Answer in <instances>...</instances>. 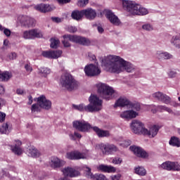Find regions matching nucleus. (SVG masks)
Returning a JSON list of instances; mask_svg holds the SVG:
<instances>
[{
	"instance_id": "f257e3e1",
	"label": "nucleus",
	"mask_w": 180,
	"mask_h": 180,
	"mask_svg": "<svg viewBox=\"0 0 180 180\" xmlns=\"http://www.w3.org/2000/svg\"><path fill=\"white\" fill-rule=\"evenodd\" d=\"M89 104L87 105L84 104H73L72 108L75 110H79V112H90L91 113L102 110V100L99 99L96 95H91L89 98Z\"/></svg>"
},
{
	"instance_id": "f03ea898",
	"label": "nucleus",
	"mask_w": 180,
	"mask_h": 180,
	"mask_svg": "<svg viewBox=\"0 0 180 180\" xmlns=\"http://www.w3.org/2000/svg\"><path fill=\"white\" fill-rule=\"evenodd\" d=\"M122 8L124 9V11L134 16H143L148 14V10L144 7H142L141 5L136 3V1L130 0H123Z\"/></svg>"
},
{
	"instance_id": "7ed1b4c3",
	"label": "nucleus",
	"mask_w": 180,
	"mask_h": 180,
	"mask_svg": "<svg viewBox=\"0 0 180 180\" xmlns=\"http://www.w3.org/2000/svg\"><path fill=\"white\" fill-rule=\"evenodd\" d=\"M123 71L133 72L134 71V66L129 62L120 58V56H113V72L120 74Z\"/></svg>"
},
{
	"instance_id": "20e7f679",
	"label": "nucleus",
	"mask_w": 180,
	"mask_h": 180,
	"mask_svg": "<svg viewBox=\"0 0 180 180\" xmlns=\"http://www.w3.org/2000/svg\"><path fill=\"white\" fill-rule=\"evenodd\" d=\"M63 40L62 43L64 47H71V44L70 41H72V43H77L78 44H82L83 46H89L91 44V41L89 39L77 35H71V34H65L63 36Z\"/></svg>"
},
{
	"instance_id": "39448f33",
	"label": "nucleus",
	"mask_w": 180,
	"mask_h": 180,
	"mask_svg": "<svg viewBox=\"0 0 180 180\" xmlns=\"http://www.w3.org/2000/svg\"><path fill=\"white\" fill-rule=\"evenodd\" d=\"M60 84L63 88L68 91H72L78 88V82L74 79L70 73H63L60 79Z\"/></svg>"
},
{
	"instance_id": "423d86ee",
	"label": "nucleus",
	"mask_w": 180,
	"mask_h": 180,
	"mask_svg": "<svg viewBox=\"0 0 180 180\" xmlns=\"http://www.w3.org/2000/svg\"><path fill=\"white\" fill-rule=\"evenodd\" d=\"M22 38L25 40H32L33 39L43 37V34L39 30L33 29L30 30H25L22 32Z\"/></svg>"
},
{
	"instance_id": "0eeeda50",
	"label": "nucleus",
	"mask_w": 180,
	"mask_h": 180,
	"mask_svg": "<svg viewBox=\"0 0 180 180\" xmlns=\"http://www.w3.org/2000/svg\"><path fill=\"white\" fill-rule=\"evenodd\" d=\"M65 158L68 160H86L88 158V155L85 153H81L78 150H73L70 152H68L66 153Z\"/></svg>"
},
{
	"instance_id": "6e6552de",
	"label": "nucleus",
	"mask_w": 180,
	"mask_h": 180,
	"mask_svg": "<svg viewBox=\"0 0 180 180\" xmlns=\"http://www.w3.org/2000/svg\"><path fill=\"white\" fill-rule=\"evenodd\" d=\"M97 89L100 95L103 96V98H105L106 96H110V95H112V92L113 91L112 87L104 83H99L97 85Z\"/></svg>"
},
{
	"instance_id": "1a4fd4ad",
	"label": "nucleus",
	"mask_w": 180,
	"mask_h": 180,
	"mask_svg": "<svg viewBox=\"0 0 180 180\" xmlns=\"http://www.w3.org/2000/svg\"><path fill=\"white\" fill-rule=\"evenodd\" d=\"M18 22L24 27H33L35 25L34 19L27 15H19L18 17Z\"/></svg>"
},
{
	"instance_id": "9d476101",
	"label": "nucleus",
	"mask_w": 180,
	"mask_h": 180,
	"mask_svg": "<svg viewBox=\"0 0 180 180\" xmlns=\"http://www.w3.org/2000/svg\"><path fill=\"white\" fill-rule=\"evenodd\" d=\"M84 72L87 77H96L101 74V69L98 65L90 64L84 68Z\"/></svg>"
},
{
	"instance_id": "9b49d317",
	"label": "nucleus",
	"mask_w": 180,
	"mask_h": 180,
	"mask_svg": "<svg viewBox=\"0 0 180 180\" xmlns=\"http://www.w3.org/2000/svg\"><path fill=\"white\" fill-rule=\"evenodd\" d=\"M131 129L134 134H143L145 130L144 124L139 120H134L131 123Z\"/></svg>"
},
{
	"instance_id": "f8f14e48",
	"label": "nucleus",
	"mask_w": 180,
	"mask_h": 180,
	"mask_svg": "<svg viewBox=\"0 0 180 180\" xmlns=\"http://www.w3.org/2000/svg\"><path fill=\"white\" fill-rule=\"evenodd\" d=\"M101 67H103L105 71L113 72V56L105 57L102 60Z\"/></svg>"
},
{
	"instance_id": "ddd939ff",
	"label": "nucleus",
	"mask_w": 180,
	"mask_h": 180,
	"mask_svg": "<svg viewBox=\"0 0 180 180\" xmlns=\"http://www.w3.org/2000/svg\"><path fill=\"white\" fill-rule=\"evenodd\" d=\"M73 127L79 131H82L85 133L91 129V124L85 121H75L73 122Z\"/></svg>"
},
{
	"instance_id": "4468645a",
	"label": "nucleus",
	"mask_w": 180,
	"mask_h": 180,
	"mask_svg": "<svg viewBox=\"0 0 180 180\" xmlns=\"http://www.w3.org/2000/svg\"><path fill=\"white\" fill-rule=\"evenodd\" d=\"M37 99V103L39 106L41 108V109H44L45 110H50V109H51L52 103L50 100L46 98V96L42 95L38 97Z\"/></svg>"
},
{
	"instance_id": "2eb2a0df",
	"label": "nucleus",
	"mask_w": 180,
	"mask_h": 180,
	"mask_svg": "<svg viewBox=\"0 0 180 180\" xmlns=\"http://www.w3.org/2000/svg\"><path fill=\"white\" fill-rule=\"evenodd\" d=\"M34 9H35V11H38V12H41V13H47V12L54 11V9H56V6H54V5L41 3L34 6Z\"/></svg>"
},
{
	"instance_id": "dca6fc26",
	"label": "nucleus",
	"mask_w": 180,
	"mask_h": 180,
	"mask_svg": "<svg viewBox=\"0 0 180 180\" xmlns=\"http://www.w3.org/2000/svg\"><path fill=\"white\" fill-rule=\"evenodd\" d=\"M101 150L103 155H110L113 153V145L110 143H100L96 146Z\"/></svg>"
},
{
	"instance_id": "f3484780",
	"label": "nucleus",
	"mask_w": 180,
	"mask_h": 180,
	"mask_svg": "<svg viewBox=\"0 0 180 180\" xmlns=\"http://www.w3.org/2000/svg\"><path fill=\"white\" fill-rule=\"evenodd\" d=\"M152 96L154 98V99L163 102V103H165L166 105L171 103V98L160 91L153 93Z\"/></svg>"
},
{
	"instance_id": "a211bd4d",
	"label": "nucleus",
	"mask_w": 180,
	"mask_h": 180,
	"mask_svg": "<svg viewBox=\"0 0 180 180\" xmlns=\"http://www.w3.org/2000/svg\"><path fill=\"white\" fill-rule=\"evenodd\" d=\"M161 167L167 171H180V165L175 162H165L161 165Z\"/></svg>"
},
{
	"instance_id": "6ab92c4d",
	"label": "nucleus",
	"mask_w": 180,
	"mask_h": 180,
	"mask_svg": "<svg viewBox=\"0 0 180 180\" xmlns=\"http://www.w3.org/2000/svg\"><path fill=\"white\" fill-rule=\"evenodd\" d=\"M43 57L46 58H52V59H57L61 57L63 54V51H45L42 52Z\"/></svg>"
},
{
	"instance_id": "aec40b11",
	"label": "nucleus",
	"mask_w": 180,
	"mask_h": 180,
	"mask_svg": "<svg viewBox=\"0 0 180 180\" xmlns=\"http://www.w3.org/2000/svg\"><path fill=\"white\" fill-rule=\"evenodd\" d=\"M62 172L65 177L70 176V178H75L79 175V172L77 169L70 167H65L62 169Z\"/></svg>"
},
{
	"instance_id": "412c9836",
	"label": "nucleus",
	"mask_w": 180,
	"mask_h": 180,
	"mask_svg": "<svg viewBox=\"0 0 180 180\" xmlns=\"http://www.w3.org/2000/svg\"><path fill=\"white\" fill-rule=\"evenodd\" d=\"M129 149L131 151H133L136 157H139L140 158H146L148 157V153L139 146H130Z\"/></svg>"
},
{
	"instance_id": "4be33fe9",
	"label": "nucleus",
	"mask_w": 180,
	"mask_h": 180,
	"mask_svg": "<svg viewBox=\"0 0 180 180\" xmlns=\"http://www.w3.org/2000/svg\"><path fill=\"white\" fill-rule=\"evenodd\" d=\"M160 130V127L157 125H153L152 127L150 128L149 131L148 129H146L143 131V134L144 136H148L150 139H153V137H155L157 134H158V131Z\"/></svg>"
},
{
	"instance_id": "5701e85b",
	"label": "nucleus",
	"mask_w": 180,
	"mask_h": 180,
	"mask_svg": "<svg viewBox=\"0 0 180 180\" xmlns=\"http://www.w3.org/2000/svg\"><path fill=\"white\" fill-rule=\"evenodd\" d=\"M137 116H139V112L133 110H125L120 114V117L126 119V120H131V119H135Z\"/></svg>"
},
{
	"instance_id": "b1692460",
	"label": "nucleus",
	"mask_w": 180,
	"mask_h": 180,
	"mask_svg": "<svg viewBox=\"0 0 180 180\" xmlns=\"http://www.w3.org/2000/svg\"><path fill=\"white\" fill-rule=\"evenodd\" d=\"M131 101L127 99L126 97H121L115 103L114 108H117L119 106L120 108H124L127 106L128 108L130 107Z\"/></svg>"
},
{
	"instance_id": "393cba45",
	"label": "nucleus",
	"mask_w": 180,
	"mask_h": 180,
	"mask_svg": "<svg viewBox=\"0 0 180 180\" xmlns=\"http://www.w3.org/2000/svg\"><path fill=\"white\" fill-rule=\"evenodd\" d=\"M83 16H85L86 19L89 20H94L96 18V11L91 8H89L83 10Z\"/></svg>"
},
{
	"instance_id": "a878e982",
	"label": "nucleus",
	"mask_w": 180,
	"mask_h": 180,
	"mask_svg": "<svg viewBox=\"0 0 180 180\" xmlns=\"http://www.w3.org/2000/svg\"><path fill=\"white\" fill-rule=\"evenodd\" d=\"M20 146H22V141H15V146H11L13 153L16 155H22V153H23V150L20 148Z\"/></svg>"
},
{
	"instance_id": "bb28decb",
	"label": "nucleus",
	"mask_w": 180,
	"mask_h": 180,
	"mask_svg": "<svg viewBox=\"0 0 180 180\" xmlns=\"http://www.w3.org/2000/svg\"><path fill=\"white\" fill-rule=\"evenodd\" d=\"M156 58H158L160 61H163V60H171L173 56L168 52L158 51L156 53Z\"/></svg>"
},
{
	"instance_id": "cd10ccee",
	"label": "nucleus",
	"mask_w": 180,
	"mask_h": 180,
	"mask_svg": "<svg viewBox=\"0 0 180 180\" xmlns=\"http://www.w3.org/2000/svg\"><path fill=\"white\" fill-rule=\"evenodd\" d=\"M91 128L93 129L94 131H95V133L97 134L98 137H109V136H110V134L108 132V131L101 129L98 127H93Z\"/></svg>"
},
{
	"instance_id": "c85d7f7f",
	"label": "nucleus",
	"mask_w": 180,
	"mask_h": 180,
	"mask_svg": "<svg viewBox=\"0 0 180 180\" xmlns=\"http://www.w3.org/2000/svg\"><path fill=\"white\" fill-rule=\"evenodd\" d=\"M97 169H98V171H101V172H113V167L105 165H100L97 167Z\"/></svg>"
},
{
	"instance_id": "c756f323",
	"label": "nucleus",
	"mask_w": 180,
	"mask_h": 180,
	"mask_svg": "<svg viewBox=\"0 0 180 180\" xmlns=\"http://www.w3.org/2000/svg\"><path fill=\"white\" fill-rule=\"evenodd\" d=\"M71 16L72 19L79 20L80 19H82V16H84V10L81 11H75L72 13Z\"/></svg>"
},
{
	"instance_id": "7c9ffc66",
	"label": "nucleus",
	"mask_w": 180,
	"mask_h": 180,
	"mask_svg": "<svg viewBox=\"0 0 180 180\" xmlns=\"http://www.w3.org/2000/svg\"><path fill=\"white\" fill-rule=\"evenodd\" d=\"M171 43L176 49H180V34L176 36H173L171 40Z\"/></svg>"
},
{
	"instance_id": "2f4dec72",
	"label": "nucleus",
	"mask_w": 180,
	"mask_h": 180,
	"mask_svg": "<svg viewBox=\"0 0 180 180\" xmlns=\"http://www.w3.org/2000/svg\"><path fill=\"white\" fill-rule=\"evenodd\" d=\"M51 167L52 168H60L61 167V160L58 158H52L51 160Z\"/></svg>"
},
{
	"instance_id": "473e14b6",
	"label": "nucleus",
	"mask_w": 180,
	"mask_h": 180,
	"mask_svg": "<svg viewBox=\"0 0 180 180\" xmlns=\"http://www.w3.org/2000/svg\"><path fill=\"white\" fill-rule=\"evenodd\" d=\"M28 155L33 158H37L40 157V152L36 148H30L28 151Z\"/></svg>"
},
{
	"instance_id": "72a5a7b5",
	"label": "nucleus",
	"mask_w": 180,
	"mask_h": 180,
	"mask_svg": "<svg viewBox=\"0 0 180 180\" xmlns=\"http://www.w3.org/2000/svg\"><path fill=\"white\" fill-rule=\"evenodd\" d=\"M170 146H173V147H180V141L179 139L175 136H172L169 142Z\"/></svg>"
},
{
	"instance_id": "f704fd0d",
	"label": "nucleus",
	"mask_w": 180,
	"mask_h": 180,
	"mask_svg": "<svg viewBox=\"0 0 180 180\" xmlns=\"http://www.w3.org/2000/svg\"><path fill=\"white\" fill-rule=\"evenodd\" d=\"M0 133L1 134H8L9 133V124L8 122L3 124L0 127Z\"/></svg>"
},
{
	"instance_id": "c9c22d12",
	"label": "nucleus",
	"mask_w": 180,
	"mask_h": 180,
	"mask_svg": "<svg viewBox=\"0 0 180 180\" xmlns=\"http://www.w3.org/2000/svg\"><path fill=\"white\" fill-rule=\"evenodd\" d=\"M135 173L137 174V175H140L141 176H144L147 174V172L144 167H138L135 168Z\"/></svg>"
},
{
	"instance_id": "e433bc0d",
	"label": "nucleus",
	"mask_w": 180,
	"mask_h": 180,
	"mask_svg": "<svg viewBox=\"0 0 180 180\" xmlns=\"http://www.w3.org/2000/svg\"><path fill=\"white\" fill-rule=\"evenodd\" d=\"M12 75L8 72H4L0 74V79H1V81H8V79H10Z\"/></svg>"
},
{
	"instance_id": "4c0bfd02",
	"label": "nucleus",
	"mask_w": 180,
	"mask_h": 180,
	"mask_svg": "<svg viewBox=\"0 0 180 180\" xmlns=\"http://www.w3.org/2000/svg\"><path fill=\"white\" fill-rule=\"evenodd\" d=\"M50 72V69L47 68H41L39 69V74H40V75H42V77H47V75H49Z\"/></svg>"
},
{
	"instance_id": "58836bf2",
	"label": "nucleus",
	"mask_w": 180,
	"mask_h": 180,
	"mask_svg": "<svg viewBox=\"0 0 180 180\" xmlns=\"http://www.w3.org/2000/svg\"><path fill=\"white\" fill-rule=\"evenodd\" d=\"M103 13H105L107 19H108L111 23H113V13L109 10H105Z\"/></svg>"
},
{
	"instance_id": "ea45409f",
	"label": "nucleus",
	"mask_w": 180,
	"mask_h": 180,
	"mask_svg": "<svg viewBox=\"0 0 180 180\" xmlns=\"http://www.w3.org/2000/svg\"><path fill=\"white\" fill-rule=\"evenodd\" d=\"M129 109H134L135 110L139 112L141 109V105H140V103H133L131 102L129 104Z\"/></svg>"
},
{
	"instance_id": "a19ab883",
	"label": "nucleus",
	"mask_w": 180,
	"mask_h": 180,
	"mask_svg": "<svg viewBox=\"0 0 180 180\" xmlns=\"http://www.w3.org/2000/svg\"><path fill=\"white\" fill-rule=\"evenodd\" d=\"M60 44V40L56 39H51V48L57 49Z\"/></svg>"
},
{
	"instance_id": "79ce46f5",
	"label": "nucleus",
	"mask_w": 180,
	"mask_h": 180,
	"mask_svg": "<svg viewBox=\"0 0 180 180\" xmlns=\"http://www.w3.org/2000/svg\"><path fill=\"white\" fill-rule=\"evenodd\" d=\"M157 109L158 110H165V112H168V113H172V110L165 105H158Z\"/></svg>"
},
{
	"instance_id": "37998d69",
	"label": "nucleus",
	"mask_w": 180,
	"mask_h": 180,
	"mask_svg": "<svg viewBox=\"0 0 180 180\" xmlns=\"http://www.w3.org/2000/svg\"><path fill=\"white\" fill-rule=\"evenodd\" d=\"M113 25L114 26H122V21L115 15H113Z\"/></svg>"
},
{
	"instance_id": "c03bdc74",
	"label": "nucleus",
	"mask_w": 180,
	"mask_h": 180,
	"mask_svg": "<svg viewBox=\"0 0 180 180\" xmlns=\"http://www.w3.org/2000/svg\"><path fill=\"white\" fill-rule=\"evenodd\" d=\"M89 2V0H79L77 2L78 6L80 8H84V6H86Z\"/></svg>"
},
{
	"instance_id": "a18cd8bd",
	"label": "nucleus",
	"mask_w": 180,
	"mask_h": 180,
	"mask_svg": "<svg viewBox=\"0 0 180 180\" xmlns=\"http://www.w3.org/2000/svg\"><path fill=\"white\" fill-rule=\"evenodd\" d=\"M75 137H77V139H81L82 136H81V134L77 131L74 132V134H70V138L71 139V140H74V141L77 140Z\"/></svg>"
},
{
	"instance_id": "49530a36",
	"label": "nucleus",
	"mask_w": 180,
	"mask_h": 180,
	"mask_svg": "<svg viewBox=\"0 0 180 180\" xmlns=\"http://www.w3.org/2000/svg\"><path fill=\"white\" fill-rule=\"evenodd\" d=\"M142 29L143 30H146L147 32H151L153 30V27L150 24H145L142 26Z\"/></svg>"
},
{
	"instance_id": "de8ad7c7",
	"label": "nucleus",
	"mask_w": 180,
	"mask_h": 180,
	"mask_svg": "<svg viewBox=\"0 0 180 180\" xmlns=\"http://www.w3.org/2000/svg\"><path fill=\"white\" fill-rule=\"evenodd\" d=\"M122 162L123 160L121 158H115L113 160V164H115L116 165L122 164Z\"/></svg>"
},
{
	"instance_id": "09e8293b",
	"label": "nucleus",
	"mask_w": 180,
	"mask_h": 180,
	"mask_svg": "<svg viewBox=\"0 0 180 180\" xmlns=\"http://www.w3.org/2000/svg\"><path fill=\"white\" fill-rule=\"evenodd\" d=\"M31 110L33 112L39 111V104H33L31 108Z\"/></svg>"
},
{
	"instance_id": "8fccbe9b",
	"label": "nucleus",
	"mask_w": 180,
	"mask_h": 180,
	"mask_svg": "<svg viewBox=\"0 0 180 180\" xmlns=\"http://www.w3.org/2000/svg\"><path fill=\"white\" fill-rule=\"evenodd\" d=\"M5 117H6V114L0 112V123L5 122Z\"/></svg>"
},
{
	"instance_id": "3c124183",
	"label": "nucleus",
	"mask_w": 180,
	"mask_h": 180,
	"mask_svg": "<svg viewBox=\"0 0 180 180\" xmlns=\"http://www.w3.org/2000/svg\"><path fill=\"white\" fill-rule=\"evenodd\" d=\"M3 30H4V34H5L7 37H9V36H11V30H9V29H8V28H4V27H3Z\"/></svg>"
},
{
	"instance_id": "603ef678",
	"label": "nucleus",
	"mask_w": 180,
	"mask_h": 180,
	"mask_svg": "<svg viewBox=\"0 0 180 180\" xmlns=\"http://www.w3.org/2000/svg\"><path fill=\"white\" fill-rule=\"evenodd\" d=\"M131 144V141H124L123 143H121V146L123 147H129Z\"/></svg>"
},
{
	"instance_id": "864d4df0",
	"label": "nucleus",
	"mask_w": 180,
	"mask_h": 180,
	"mask_svg": "<svg viewBox=\"0 0 180 180\" xmlns=\"http://www.w3.org/2000/svg\"><path fill=\"white\" fill-rule=\"evenodd\" d=\"M169 77L170 78H175V77H176V72L174 71V70H171L169 72Z\"/></svg>"
},
{
	"instance_id": "5fc2aeb1",
	"label": "nucleus",
	"mask_w": 180,
	"mask_h": 180,
	"mask_svg": "<svg viewBox=\"0 0 180 180\" xmlns=\"http://www.w3.org/2000/svg\"><path fill=\"white\" fill-rule=\"evenodd\" d=\"M6 176V172L5 170L0 171V179H4Z\"/></svg>"
},
{
	"instance_id": "6e6d98bb",
	"label": "nucleus",
	"mask_w": 180,
	"mask_h": 180,
	"mask_svg": "<svg viewBox=\"0 0 180 180\" xmlns=\"http://www.w3.org/2000/svg\"><path fill=\"white\" fill-rule=\"evenodd\" d=\"M89 58L90 61H95V60H96V56H95V55H94V53H89Z\"/></svg>"
},
{
	"instance_id": "4d7b16f0",
	"label": "nucleus",
	"mask_w": 180,
	"mask_h": 180,
	"mask_svg": "<svg viewBox=\"0 0 180 180\" xmlns=\"http://www.w3.org/2000/svg\"><path fill=\"white\" fill-rule=\"evenodd\" d=\"M16 53H11L8 55L9 60H15L16 58Z\"/></svg>"
},
{
	"instance_id": "13d9d810",
	"label": "nucleus",
	"mask_w": 180,
	"mask_h": 180,
	"mask_svg": "<svg viewBox=\"0 0 180 180\" xmlns=\"http://www.w3.org/2000/svg\"><path fill=\"white\" fill-rule=\"evenodd\" d=\"M25 70H26V71H27V72H32V68H31V66L30 65H25Z\"/></svg>"
},
{
	"instance_id": "bf43d9fd",
	"label": "nucleus",
	"mask_w": 180,
	"mask_h": 180,
	"mask_svg": "<svg viewBox=\"0 0 180 180\" xmlns=\"http://www.w3.org/2000/svg\"><path fill=\"white\" fill-rule=\"evenodd\" d=\"M120 178H122V174H117L113 176V180H120Z\"/></svg>"
},
{
	"instance_id": "052dcab7",
	"label": "nucleus",
	"mask_w": 180,
	"mask_h": 180,
	"mask_svg": "<svg viewBox=\"0 0 180 180\" xmlns=\"http://www.w3.org/2000/svg\"><path fill=\"white\" fill-rule=\"evenodd\" d=\"M5 94V87L4 86L0 85V95H4Z\"/></svg>"
},
{
	"instance_id": "680f3d73",
	"label": "nucleus",
	"mask_w": 180,
	"mask_h": 180,
	"mask_svg": "<svg viewBox=\"0 0 180 180\" xmlns=\"http://www.w3.org/2000/svg\"><path fill=\"white\" fill-rule=\"evenodd\" d=\"M52 20H53V22H56V23H60V22H61V19H60V18H56V17L52 18Z\"/></svg>"
},
{
	"instance_id": "e2e57ef3",
	"label": "nucleus",
	"mask_w": 180,
	"mask_h": 180,
	"mask_svg": "<svg viewBox=\"0 0 180 180\" xmlns=\"http://www.w3.org/2000/svg\"><path fill=\"white\" fill-rule=\"evenodd\" d=\"M71 0H57L59 4H68Z\"/></svg>"
},
{
	"instance_id": "0e129e2a",
	"label": "nucleus",
	"mask_w": 180,
	"mask_h": 180,
	"mask_svg": "<svg viewBox=\"0 0 180 180\" xmlns=\"http://www.w3.org/2000/svg\"><path fill=\"white\" fill-rule=\"evenodd\" d=\"M69 32H70V33H75V32H77V28L71 27L69 28Z\"/></svg>"
},
{
	"instance_id": "69168bd1",
	"label": "nucleus",
	"mask_w": 180,
	"mask_h": 180,
	"mask_svg": "<svg viewBox=\"0 0 180 180\" xmlns=\"http://www.w3.org/2000/svg\"><path fill=\"white\" fill-rule=\"evenodd\" d=\"M97 30H98V33H103V32H104L103 27H102L101 26L97 27Z\"/></svg>"
},
{
	"instance_id": "338daca9",
	"label": "nucleus",
	"mask_w": 180,
	"mask_h": 180,
	"mask_svg": "<svg viewBox=\"0 0 180 180\" xmlns=\"http://www.w3.org/2000/svg\"><path fill=\"white\" fill-rule=\"evenodd\" d=\"M28 99H29L28 105H32V103H33V98L32 97V96H30L28 97Z\"/></svg>"
},
{
	"instance_id": "774afa93",
	"label": "nucleus",
	"mask_w": 180,
	"mask_h": 180,
	"mask_svg": "<svg viewBox=\"0 0 180 180\" xmlns=\"http://www.w3.org/2000/svg\"><path fill=\"white\" fill-rule=\"evenodd\" d=\"M16 92H17L18 95H22L23 90L20 89H18Z\"/></svg>"
}]
</instances>
